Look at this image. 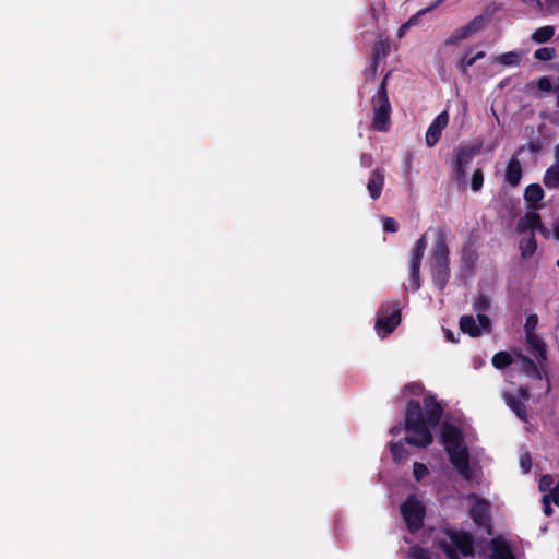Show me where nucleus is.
<instances>
[{"label": "nucleus", "instance_id": "nucleus-1", "mask_svg": "<svg viewBox=\"0 0 559 559\" xmlns=\"http://www.w3.org/2000/svg\"><path fill=\"white\" fill-rule=\"evenodd\" d=\"M443 414L441 404L433 395H426L423 399V406L419 401L411 399L405 411L404 429L409 433L403 440L391 441L390 452L396 464H402L408 457V451L403 441L409 445L426 449L433 442L430 428L439 425Z\"/></svg>", "mask_w": 559, "mask_h": 559}, {"label": "nucleus", "instance_id": "nucleus-2", "mask_svg": "<svg viewBox=\"0 0 559 559\" xmlns=\"http://www.w3.org/2000/svg\"><path fill=\"white\" fill-rule=\"evenodd\" d=\"M440 442L456 472L465 480H471L473 472L469 464V452L462 430L453 424L443 423L440 429Z\"/></svg>", "mask_w": 559, "mask_h": 559}, {"label": "nucleus", "instance_id": "nucleus-3", "mask_svg": "<svg viewBox=\"0 0 559 559\" xmlns=\"http://www.w3.org/2000/svg\"><path fill=\"white\" fill-rule=\"evenodd\" d=\"M429 267L435 287L440 293H443L451 277L450 249L443 229H439L437 233L436 242L433 243L429 259Z\"/></svg>", "mask_w": 559, "mask_h": 559}, {"label": "nucleus", "instance_id": "nucleus-4", "mask_svg": "<svg viewBox=\"0 0 559 559\" xmlns=\"http://www.w3.org/2000/svg\"><path fill=\"white\" fill-rule=\"evenodd\" d=\"M445 534L452 543V546L448 544L442 545V550L449 559H460V555L463 557H474L475 539L472 533L463 530H448Z\"/></svg>", "mask_w": 559, "mask_h": 559}, {"label": "nucleus", "instance_id": "nucleus-5", "mask_svg": "<svg viewBox=\"0 0 559 559\" xmlns=\"http://www.w3.org/2000/svg\"><path fill=\"white\" fill-rule=\"evenodd\" d=\"M401 515L411 533H416L424 526L426 507L415 495H409L400 506Z\"/></svg>", "mask_w": 559, "mask_h": 559}, {"label": "nucleus", "instance_id": "nucleus-6", "mask_svg": "<svg viewBox=\"0 0 559 559\" xmlns=\"http://www.w3.org/2000/svg\"><path fill=\"white\" fill-rule=\"evenodd\" d=\"M401 323V307L399 301L382 305L374 329L381 337L390 335Z\"/></svg>", "mask_w": 559, "mask_h": 559}, {"label": "nucleus", "instance_id": "nucleus-7", "mask_svg": "<svg viewBox=\"0 0 559 559\" xmlns=\"http://www.w3.org/2000/svg\"><path fill=\"white\" fill-rule=\"evenodd\" d=\"M478 153L477 146H462L454 152L452 177L459 185H466V167Z\"/></svg>", "mask_w": 559, "mask_h": 559}, {"label": "nucleus", "instance_id": "nucleus-8", "mask_svg": "<svg viewBox=\"0 0 559 559\" xmlns=\"http://www.w3.org/2000/svg\"><path fill=\"white\" fill-rule=\"evenodd\" d=\"M469 516L479 528H483L488 535H492V523L490 515V503L478 498L469 509Z\"/></svg>", "mask_w": 559, "mask_h": 559}, {"label": "nucleus", "instance_id": "nucleus-9", "mask_svg": "<svg viewBox=\"0 0 559 559\" xmlns=\"http://www.w3.org/2000/svg\"><path fill=\"white\" fill-rule=\"evenodd\" d=\"M373 108L372 128L379 132H388L391 128L390 99H371Z\"/></svg>", "mask_w": 559, "mask_h": 559}, {"label": "nucleus", "instance_id": "nucleus-10", "mask_svg": "<svg viewBox=\"0 0 559 559\" xmlns=\"http://www.w3.org/2000/svg\"><path fill=\"white\" fill-rule=\"evenodd\" d=\"M449 123V114L444 110L440 112L429 126L426 132V144L429 147H433L440 140L442 130Z\"/></svg>", "mask_w": 559, "mask_h": 559}, {"label": "nucleus", "instance_id": "nucleus-11", "mask_svg": "<svg viewBox=\"0 0 559 559\" xmlns=\"http://www.w3.org/2000/svg\"><path fill=\"white\" fill-rule=\"evenodd\" d=\"M527 230H539L540 233H546L547 229L542 223V217L536 211H528L522 216L516 225V231L522 234Z\"/></svg>", "mask_w": 559, "mask_h": 559}, {"label": "nucleus", "instance_id": "nucleus-12", "mask_svg": "<svg viewBox=\"0 0 559 559\" xmlns=\"http://www.w3.org/2000/svg\"><path fill=\"white\" fill-rule=\"evenodd\" d=\"M523 177L522 165L516 155H513L507 163L506 171H504V180L506 182L515 188L520 185L521 179Z\"/></svg>", "mask_w": 559, "mask_h": 559}, {"label": "nucleus", "instance_id": "nucleus-13", "mask_svg": "<svg viewBox=\"0 0 559 559\" xmlns=\"http://www.w3.org/2000/svg\"><path fill=\"white\" fill-rule=\"evenodd\" d=\"M383 186L384 169L382 167H377L371 171L367 182V189L372 200H378L381 197Z\"/></svg>", "mask_w": 559, "mask_h": 559}, {"label": "nucleus", "instance_id": "nucleus-14", "mask_svg": "<svg viewBox=\"0 0 559 559\" xmlns=\"http://www.w3.org/2000/svg\"><path fill=\"white\" fill-rule=\"evenodd\" d=\"M491 544V556L490 559H515L509 544L501 538H493Z\"/></svg>", "mask_w": 559, "mask_h": 559}, {"label": "nucleus", "instance_id": "nucleus-15", "mask_svg": "<svg viewBox=\"0 0 559 559\" xmlns=\"http://www.w3.org/2000/svg\"><path fill=\"white\" fill-rule=\"evenodd\" d=\"M532 320V317H528L527 318V321L525 323V332H526V340H527V343L537 352V358L538 360H546V355H547V350H546V346L545 344L538 340L534 333L531 331L530 329V321Z\"/></svg>", "mask_w": 559, "mask_h": 559}, {"label": "nucleus", "instance_id": "nucleus-16", "mask_svg": "<svg viewBox=\"0 0 559 559\" xmlns=\"http://www.w3.org/2000/svg\"><path fill=\"white\" fill-rule=\"evenodd\" d=\"M545 197L544 190L538 183H531L525 188L524 200L532 205L535 210L536 203L540 202Z\"/></svg>", "mask_w": 559, "mask_h": 559}, {"label": "nucleus", "instance_id": "nucleus-17", "mask_svg": "<svg viewBox=\"0 0 559 559\" xmlns=\"http://www.w3.org/2000/svg\"><path fill=\"white\" fill-rule=\"evenodd\" d=\"M504 401L520 420L527 421V411L522 401L510 393L504 394Z\"/></svg>", "mask_w": 559, "mask_h": 559}, {"label": "nucleus", "instance_id": "nucleus-18", "mask_svg": "<svg viewBox=\"0 0 559 559\" xmlns=\"http://www.w3.org/2000/svg\"><path fill=\"white\" fill-rule=\"evenodd\" d=\"M460 329L471 337H477L481 334V330L473 316H462L460 319Z\"/></svg>", "mask_w": 559, "mask_h": 559}, {"label": "nucleus", "instance_id": "nucleus-19", "mask_svg": "<svg viewBox=\"0 0 559 559\" xmlns=\"http://www.w3.org/2000/svg\"><path fill=\"white\" fill-rule=\"evenodd\" d=\"M543 182L548 189L559 188V162L554 163L549 168H547Z\"/></svg>", "mask_w": 559, "mask_h": 559}, {"label": "nucleus", "instance_id": "nucleus-20", "mask_svg": "<svg viewBox=\"0 0 559 559\" xmlns=\"http://www.w3.org/2000/svg\"><path fill=\"white\" fill-rule=\"evenodd\" d=\"M427 248L426 235H423L416 242L412 253L409 265H421V260Z\"/></svg>", "mask_w": 559, "mask_h": 559}, {"label": "nucleus", "instance_id": "nucleus-21", "mask_svg": "<svg viewBox=\"0 0 559 559\" xmlns=\"http://www.w3.org/2000/svg\"><path fill=\"white\" fill-rule=\"evenodd\" d=\"M520 250L523 258L532 257L537 250V240L535 235L532 233L528 237H524L520 240Z\"/></svg>", "mask_w": 559, "mask_h": 559}, {"label": "nucleus", "instance_id": "nucleus-22", "mask_svg": "<svg viewBox=\"0 0 559 559\" xmlns=\"http://www.w3.org/2000/svg\"><path fill=\"white\" fill-rule=\"evenodd\" d=\"M521 365H522L523 372L526 376H528L530 378H533L536 380H540L543 378L542 371L539 370L538 366L532 358L523 356L522 360H521Z\"/></svg>", "mask_w": 559, "mask_h": 559}, {"label": "nucleus", "instance_id": "nucleus-23", "mask_svg": "<svg viewBox=\"0 0 559 559\" xmlns=\"http://www.w3.org/2000/svg\"><path fill=\"white\" fill-rule=\"evenodd\" d=\"M554 35H555V27L547 25V26H542V27L535 29L534 33L532 34L531 38L533 41H535L537 44H544V43L549 41L554 37Z\"/></svg>", "mask_w": 559, "mask_h": 559}, {"label": "nucleus", "instance_id": "nucleus-24", "mask_svg": "<svg viewBox=\"0 0 559 559\" xmlns=\"http://www.w3.org/2000/svg\"><path fill=\"white\" fill-rule=\"evenodd\" d=\"M492 366L498 370H503L512 365L513 358L508 352H498L491 359Z\"/></svg>", "mask_w": 559, "mask_h": 559}, {"label": "nucleus", "instance_id": "nucleus-25", "mask_svg": "<svg viewBox=\"0 0 559 559\" xmlns=\"http://www.w3.org/2000/svg\"><path fill=\"white\" fill-rule=\"evenodd\" d=\"M477 259H478V255H477L476 251L474 250L473 246L471 243L465 245L462 249V257H461V260L464 263V265L467 269H473Z\"/></svg>", "mask_w": 559, "mask_h": 559}, {"label": "nucleus", "instance_id": "nucleus-26", "mask_svg": "<svg viewBox=\"0 0 559 559\" xmlns=\"http://www.w3.org/2000/svg\"><path fill=\"white\" fill-rule=\"evenodd\" d=\"M391 50V45L386 38H383L380 36L373 46V56H377L379 58H385Z\"/></svg>", "mask_w": 559, "mask_h": 559}, {"label": "nucleus", "instance_id": "nucleus-27", "mask_svg": "<svg viewBox=\"0 0 559 559\" xmlns=\"http://www.w3.org/2000/svg\"><path fill=\"white\" fill-rule=\"evenodd\" d=\"M469 33L468 31L466 29L465 26L463 27H460L457 29H455L444 41V45L445 46H454L456 44H459L461 40H464L466 39L467 37H469Z\"/></svg>", "mask_w": 559, "mask_h": 559}, {"label": "nucleus", "instance_id": "nucleus-28", "mask_svg": "<svg viewBox=\"0 0 559 559\" xmlns=\"http://www.w3.org/2000/svg\"><path fill=\"white\" fill-rule=\"evenodd\" d=\"M497 62L508 67L519 66L521 58L515 51H508L497 57Z\"/></svg>", "mask_w": 559, "mask_h": 559}, {"label": "nucleus", "instance_id": "nucleus-29", "mask_svg": "<svg viewBox=\"0 0 559 559\" xmlns=\"http://www.w3.org/2000/svg\"><path fill=\"white\" fill-rule=\"evenodd\" d=\"M559 12V0H542L540 14L543 16L554 15Z\"/></svg>", "mask_w": 559, "mask_h": 559}, {"label": "nucleus", "instance_id": "nucleus-30", "mask_svg": "<svg viewBox=\"0 0 559 559\" xmlns=\"http://www.w3.org/2000/svg\"><path fill=\"white\" fill-rule=\"evenodd\" d=\"M556 57V48L542 47L535 50L534 58L540 61H549Z\"/></svg>", "mask_w": 559, "mask_h": 559}, {"label": "nucleus", "instance_id": "nucleus-31", "mask_svg": "<svg viewBox=\"0 0 559 559\" xmlns=\"http://www.w3.org/2000/svg\"><path fill=\"white\" fill-rule=\"evenodd\" d=\"M442 2V0H437L433 4L418 11L415 15L411 16L409 20L406 22V24L412 27L414 25H417L419 24L420 22V16L432 11L433 9H436L440 3Z\"/></svg>", "mask_w": 559, "mask_h": 559}, {"label": "nucleus", "instance_id": "nucleus-32", "mask_svg": "<svg viewBox=\"0 0 559 559\" xmlns=\"http://www.w3.org/2000/svg\"><path fill=\"white\" fill-rule=\"evenodd\" d=\"M411 289L417 292L420 288V266L409 265Z\"/></svg>", "mask_w": 559, "mask_h": 559}, {"label": "nucleus", "instance_id": "nucleus-33", "mask_svg": "<svg viewBox=\"0 0 559 559\" xmlns=\"http://www.w3.org/2000/svg\"><path fill=\"white\" fill-rule=\"evenodd\" d=\"M484 25L485 17L483 15H477L468 24H466L465 27L468 31L469 35H473L481 31L484 28Z\"/></svg>", "mask_w": 559, "mask_h": 559}, {"label": "nucleus", "instance_id": "nucleus-34", "mask_svg": "<svg viewBox=\"0 0 559 559\" xmlns=\"http://www.w3.org/2000/svg\"><path fill=\"white\" fill-rule=\"evenodd\" d=\"M484 183V173L480 168L475 169L471 178V189L477 192L481 189Z\"/></svg>", "mask_w": 559, "mask_h": 559}, {"label": "nucleus", "instance_id": "nucleus-35", "mask_svg": "<svg viewBox=\"0 0 559 559\" xmlns=\"http://www.w3.org/2000/svg\"><path fill=\"white\" fill-rule=\"evenodd\" d=\"M476 62V58L468 57L467 53H465L460 61L457 62V69L462 74L468 73V68L472 67Z\"/></svg>", "mask_w": 559, "mask_h": 559}, {"label": "nucleus", "instance_id": "nucleus-36", "mask_svg": "<svg viewBox=\"0 0 559 559\" xmlns=\"http://www.w3.org/2000/svg\"><path fill=\"white\" fill-rule=\"evenodd\" d=\"M429 474L428 467L420 462H415L413 465V475L417 481H420Z\"/></svg>", "mask_w": 559, "mask_h": 559}, {"label": "nucleus", "instance_id": "nucleus-37", "mask_svg": "<svg viewBox=\"0 0 559 559\" xmlns=\"http://www.w3.org/2000/svg\"><path fill=\"white\" fill-rule=\"evenodd\" d=\"M554 487V478L551 475H543L538 483V488L540 491L546 492Z\"/></svg>", "mask_w": 559, "mask_h": 559}, {"label": "nucleus", "instance_id": "nucleus-38", "mask_svg": "<svg viewBox=\"0 0 559 559\" xmlns=\"http://www.w3.org/2000/svg\"><path fill=\"white\" fill-rule=\"evenodd\" d=\"M386 80L388 75H385L378 88V92L373 95L372 99H389L388 91H386Z\"/></svg>", "mask_w": 559, "mask_h": 559}, {"label": "nucleus", "instance_id": "nucleus-39", "mask_svg": "<svg viewBox=\"0 0 559 559\" xmlns=\"http://www.w3.org/2000/svg\"><path fill=\"white\" fill-rule=\"evenodd\" d=\"M383 230L389 233H396L399 230V223L393 217L383 218Z\"/></svg>", "mask_w": 559, "mask_h": 559}, {"label": "nucleus", "instance_id": "nucleus-40", "mask_svg": "<svg viewBox=\"0 0 559 559\" xmlns=\"http://www.w3.org/2000/svg\"><path fill=\"white\" fill-rule=\"evenodd\" d=\"M490 301L485 295H479L477 300L474 304V308L477 311H486L489 309Z\"/></svg>", "mask_w": 559, "mask_h": 559}, {"label": "nucleus", "instance_id": "nucleus-41", "mask_svg": "<svg viewBox=\"0 0 559 559\" xmlns=\"http://www.w3.org/2000/svg\"><path fill=\"white\" fill-rule=\"evenodd\" d=\"M537 87L542 92H551L554 90L552 83L548 76H542L537 81Z\"/></svg>", "mask_w": 559, "mask_h": 559}, {"label": "nucleus", "instance_id": "nucleus-42", "mask_svg": "<svg viewBox=\"0 0 559 559\" xmlns=\"http://www.w3.org/2000/svg\"><path fill=\"white\" fill-rule=\"evenodd\" d=\"M411 557L413 559H429L428 551L419 546L411 548Z\"/></svg>", "mask_w": 559, "mask_h": 559}, {"label": "nucleus", "instance_id": "nucleus-43", "mask_svg": "<svg viewBox=\"0 0 559 559\" xmlns=\"http://www.w3.org/2000/svg\"><path fill=\"white\" fill-rule=\"evenodd\" d=\"M527 150L532 154H537L543 150V144L539 139L531 140L526 144Z\"/></svg>", "mask_w": 559, "mask_h": 559}, {"label": "nucleus", "instance_id": "nucleus-44", "mask_svg": "<svg viewBox=\"0 0 559 559\" xmlns=\"http://www.w3.org/2000/svg\"><path fill=\"white\" fill-rule=\"evenodd\" d=\"M423 390H424L423 385L418 382H411L405 385V391H408L409 393H412L414 395H419Z\"/></svg>", "mask_w": 559, "mask_h": 559}, {"label": "nucleus", "instance_id": "nucleus-45", "mask_svg": "<svg viewBox=\"0 0 559 559\" xmlns=\"http://www.w3.org/2000/svg\"><path fill=\"white\" fill-rule=\"evenodd\" d=\"M544 506V513L546 516H551L554 513V509L550 506V495H544L542 499Z\"/></svg>", "mask_w": 559, "mask_h": 559}, {"label": "nucleus", "instance_id": "nucleus-46", "mask_svg": "<svg viewBox=\"0 0 559 559\" xmlns=\"http://www.w3.org/2000/svg\"><path fill=\"white\" fill-rule=\"evenodd\" d=\"M477 320L479 322V328L480 329H484V330H489L490 329L491 322H490V319L486 314L478 313L477 314Z\"/></svg>", "mask_w": 559, "mask_h": 559}, {"label": "nucleus", "instance_id": "nucleus-47", "mask_svg": "<svg viewBox=\"0 0 559 559\" xmlns=\"http://www.w3.org/2000/svg\"><path fill=\"white\" fill-rule=\"evenodd\" d=\"M547 495H550V502L552 501L555 504L559 506V481L548 490Z\"/></svg>", "mask_w": 559, "mask_h": 559}, {"label": "nucleus", "instance_id": "nucleus-48", "mask_svg": "<svg viewBox=\"0 0 559 559\" xmlns=\"http://www.w3.org/2000/svg\"><path fill=\"white\" fill-rule=\"evenodd\" d=\"M522 3L527 4L534 8L537 12L540 13L542 0H520Z\"/></svg>", "mask_w": 559, "mask_h": 559}, {"label": "nucleus", "instance_id": "nucleus-49", "mask_svg": "<svg viewBox=\"0 0 559 559\" xmlns=\"http://www.w3.org/2000/svg\"><path fill=\"white\" fill-rule=\"evenodd\" d=\"M360 164L362 167L369 168L372 165V156L370 154H361Z\"/></svg>", "mask_w": 559, "mask_h": 559}, {"label": "nucleus", "instance_id": "nucleus-50", "mask_svg": "<svg viewBox=\"0 0 559 559\" xmlns=\"http://www.w3.org/2000/svg\"><path fill=\"white\" fill-rule=\"evenodd\" d=\"M519 396L528 400L531 397L530 389L526 385H521L518 389Z\"/></svg>", "mask_w": 559, "mask_h": 559}, {"label": "nucleus", "instance_id": "nucleus-51", "mask_svg": "<svg viewBox=\"0 0 559 559\" xmlns=\"http://www.w3.org/2000/svg\"><path fill=\"white\" fill-rule=\"evenodd\" d=\"M380 59L381 58L372 55V59H371V63H370V70L372 71L373 75H376V73H377Z\"/></svg>", "mask_w": 559, "mask_h": 559}, {"label": "nucleus", "instance_id": "nucleus-52", "mask_svg": "<svg viewBox=\"0 0 559 559\" xmlns=\"http://www.w3.org/2000/svg\"><path fill=\"white\" fill-rule=\"evenodd\" d=\"M521 465L525 472H528L531 468V457L528 455L521 457Z\"/></svg>", "mask_w": 559, "mask_h": 559}, {"label": "nucleus", "instance_id": "nucleus-53", "mask_svg": "<svg viewBox=\"0 0 559 559\" xmlns=\"http://www.w3.org/2000/svg\"><path fill=\"white\" fill-rule=\"evenodd\" d=\"M444 335H445L447 341H449L451 343H457L459 342V340L455 338L454 333L451 330H449V329L444 331Z\"/></svg>", "mask_w": 559, "mask_h": 559}, {"label": "nucleus", "instance_id": "nucleus-54", "mask_svg": "<svg viewBox=\"0 0 559 559\" xmlns=\"http://www.w3.org/2000/svg\"><path fill=\"white\" fill-rule=\"evenodd\" d=\"M409 28L411 27L406 23L402 24L397 31V37H403Z\"/></svg>", "mask_w": 559, "mask_h": 559}, {"label": "nucleus", "instance_id": "nucleus-55", "mask_svg": "<svg viewBox=\"0 0 559 559\" xmlns=\"http://www.w3.org/2000/svg\"><path fill=\"white\" fill-rule=\"evenodd\" d=\"M555 163H559V144L555 146Z\"/></svg>", "mask_w": 559, "mask_h": 559}, {"label": "nucleus", "instance_id": "nucleus-56", "mask_svg": "<svg viewBox=\"0 0 559 559\" xmlns=\"http://www.w3.org/2000/svg\"><path fill=\"white\" fill-rule=\"evenodd\" d=\"M531 317H532V320L530 321V329L533 332L537 320H536V317H534V316H531Z\"/></svg>", "mask_w": 559, "mask_h": 559}, {"label": "nucleus", "instance_id": "nucleus-57", "mask_svg": "<svg viewBox=\"0 0 559 559\" xmlns=\"http://www.w3.org/2000/svg\"><path fill=\"white\" fill-rule=\"evenodd\" d=\"M485 56H486V52H485V51H478V52L474 56V58H476V61H477V60H479V59L485 58Z\"/></svg>", "mask_w": 559, "mask_h": 559}, {"label": "nucleus", "instance_id": "nucleus-58", "mask_svg": "<svg viewBox=\"0 0 559 559\" xmlns=\"http://www.w3.org/2000/svg\"><path fill=\"white\" fill-rule=\"evenodd\" d=\"M554 233H555V237L559 240V223L555 224Z\"/></svg>", "mask_w": 559, "mask_h": 559}, {"label": "nucleus", "instance_id": "nucleus-59", "mask_svg": "<svg viewBox=\"0 0 559 559\" xmlns=\"http://www.w3.org/2000/svg\"><path fill=\"white\" fill-rule=\"evenodd\" d=\"M400 431V427L399 426H394L390 429V433L394 435V433H397Z\"/></svg>", "mask_w": 559, "mask_h": 559}, {"label": "nucleus", "instance_id": "nucleus-60", "mask_svg": "<svg viewBox=\"0 0 559 559\" xmlns=\"http://www.w3.org/2000/svg\"><path fill=\"white\" fill-rule=\"evenodd\" d=\"M524 148H525V145H522V146L519 148L518 154H521V153L524 151Z\"/></svg>", "mask_w": 559, "mask_h": 559}, {"label": "nucleus", "instance_id": "nucleus-61", "mask_svg": "<svg viewBox=\"0 0 559 559\" xmlns=\"http://www.w3.org/2000/svg\"><path fill=\"white\" fill-rule=\"evenodd\" d=\"M557 106L559 107V92H558V95H557Z\"/></svg>", "mask_w": 559, "mask_h": 559}, {"label": "nucleus", "instance_id": "nucleus-62", "mask_svg": "<svg viewBox=\"0 0 559 559\" xmlns=\"http://www.w3.org/2000/svg\"><path fill=\"white\" fill-rule=\"evenodd\" d=\"M556 264H557V266L559 267V259L557 260Z\"/></svg>", "mask_w": 559, "mask_h": 559}]
</instances>
